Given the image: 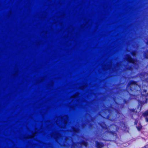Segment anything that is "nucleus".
<instances>
[{"label":"nucleus","instance_id":"obj_1","mask_svg":"<svg viewBox=\"0 0 148 148\" xmlns=\"http://www.w3.org/2000/svg\"><path fill=\"white\" fill-rule=\"evenodd\" d=\"M138 82L133 80H130L129 82L126 86V89L127 92L130 91L133 92L134 90H136L137 93L133 95L129 94L130 97L128 100H126L125 99H123V102L124 104H127L130 100H136L138 97L140 91L139 90L135 89L132 86V85H134L136 86H138Z\"/></svg>","mask_w":148,"mask_h":148},{"label":"nucleus","instance_id":"obj_2","mask_svg":"<svg viewBox=\"0 0 148 148\" xmlns=\"http://www.w3.org/2000/svg\"><path fill=\"white\" fill-rule=\"evenodd\" d=\"M126 60L129 63L134 64L135 62V59L132 58L130 55H128L126 58Z\"/></svg>","mask_w":148,"mask_h":148},{"label":"nucleus","instance_id":"obj_3","mask_svg":"<svg viewBox=\"0 0 148 148\" xmlns=\"http://www.w3.org/2000/svg\"><path fill=\"white\" fill-rule=\"evenodd\" d=\"M95 147L97 148H102L104 146L103 143L101 142H99L97 141L95 142Z\"/></svg>","mask_w":148,"mask_h":148},{"label":"nucleus","instance_id":"obj_4","mask_svg":"<svg viewBox=\"0 0 148 148\" xmlns=\"http://www.w3.org/2000/svg\"><path fill=\"white\" fill-rule=\"evenodd\" d=\"M143 57L144 59H148V50H147L143 52Z\"/></svg>","mask_w":148,"mask_h":148},{"label":"nucleus","instance_id":"obj_5","mask_svg":"<svg viewBox=\"0 0 148 148\" xmlns=\"http://www.w3.org/2000/svg\"><path fill=\"white\" fill-rule=\"evenodd\" d=\"M141 96L143 98L144 97L146 102H148V93L145 94H142Z\"/></svg>","mask_w":148,"mask_h":148},{"label":"nucleus","instance_id":"obj_6","mask_svg":"<svg viewBox=\"0 0 148 148\" xmlns=\"http://www.w3.org/2000/svg\"><path fill=\"white\" fill-rule=\"evenodd\" d=\"M80 144L81 145H84L85 147H87L88 146V143L84 140H82L80 142Z\"/></svg>","mask_w":148,"mask_h":148},{"label":"nucleus","instance_id":"obj_7","mask_svg":"<svg viewBox=\"0 0 148 148\" xmlns=\"http://www.w3.org/2000/svg\"><path fill=\"white\" fill-rule=\"evenodd\" d=\"M107 132L111 135H113V136H117V134L116 132L114 131H108Z\"/></svg>","mask_w":148,"mask_h":148},{"label":"nucleus","instance_id":"obj_8","mask_svg":"<svg viewBox=\"0 0 148 148\" xmlns=\"http://www.w3.org/2000/svg\"><path fill=\"white\" fill-rule=\"evenodd\" d=\"M139 104H140L141 107H142L144 104L147 103V102H146V101H142L140 100L138 101Z\"/></svg>","mask_w":148,"mask_h":148},{"label":"nucleus","instance_id":"obj_9","mask_svg":"<svg viewBox=\"0 0 148 148\" xmlns=\"http://www.w3.org/2000/svg\"><path fill=\"white\" fill-rule=\"evenodd\" d=\"M136 50H134L132 51L131 52L132 56L133 57H135L136 55Z\"/></svg>","mask_w":148,"mask_h":148},{"label":"nucleus","instance_id":"obj_10","mask_svg":"<svg viewBox=\"0 0 148 148\" xmlns=\"http://www.w3.org/2000/svg\"><path fill=\"white\" fill-rule=\"evenodd\" d=\"M143 115L145 117L148 116V110L146 111L143 113Z\"/></svg>","mask_w":148,"mask_h":148},{"label":"nucleus","instance_id":"obj_11","mask_svg":"<svg viewBox=\"0 0 148 148\" xmlns=\"http://www.w3.org/2000/svg\"><path fill=\"white\" fill-rule=\"evenodd\" d=\"M136 127L137 130L138 131H140L142 129V125H140L139 126H137Z\"/></svg>","mask_w":148,"mask_h":148},{"label":"nucleus","instance_id":"obj_12","mask_svg":"<svg viewBox=\"0 0 148 148\" xmlns=\"http://www.w3.org/2000/svg\"><path fill=\"white\" fill-rule=\"evenodd\" d=\"M135 111V109L134 108L130 109V111L131 112H134Z\"/></svg>","mask_w":148,"mask_h":148},{"label":"nucleus","instance_id":"obj_13","mask_svg":"<svg viewBox=\"0 0 148 148\" xmlns=\"http://www.w3.org/2000/svg\"><path fill=\"white\" fill-rule=\"evenodd\" d=\"M101 127H102V128H104L105 129H108V127L106 126L104 127V126H101Z\"/></svg>","mask_w":148,"mask_h":148},{"label":"nucleus","instance_id":"obj_14","mask_svg":"<svg viewBox=\"0 0 148 148\" xmlns=\"http://www.w3.org/2000/svg\"><path fill=\"white\" fill-rule=\"evenodd\" d=\"M144 147L145 148H148V144H147L146 145H145L144 146Z\"/></svg>","mask_w":148,"mask_h":148},{"label":"nucleus","instance_id":"obj_15","mask_svg":"<svg viewBox=\"0 0 148 148\" xmlns=\"http://www.w3.org/2000/svg\"><path fill=\"white\" fill-rule=\"evenodd\" d=\"M143 76H144L145 75H148V73H146V72H144L143 73Z\"/></svg>","mask_w":148,"mask_h":148},{"label":"nucleus","instance_id":"obj_16","mask_svg":"<svg viewBox=\"0 0 148 148\" xmlns=\"http://www.w3.org/2000/svg\"><path fill=\"white\" fill-rule=\"evenodd\" d=\"M147 91V90L146 89H144L143 90V93H146Z\"/></svg>","mask_w":148,"mask_h":148},{"label":"nucleus","instance_id":"obj_17","mask_svg":"<svg viewBox=\"0 0 148 148\" xmlns=\"http://www.w3.org/2000/svg\"><path fill=\"white\" fill-rule=\"evenodd\" d=\"M73 130H74V132H76L77 131V129H76V128H74L73 129Z\"/></svg>","mask_w":148,"mask_h":148},{"label":"nucleus","instance_id":"obj_18","mask_svg":"<svg viewBox=\"0 0 148 148\" xmlns=\"http://www.w3.org/2000/svg\"><path fill=\"white\" fill-rule=\"evenodd\" d=\"M145 120H146V122H148V118H145Z\"/></svg>","mask_w":148,"mask_h":148},{"label":"nucleus","instance_id":"obj_19","mask_svg":"<svg viewBox=\"0 0 148 148\" xmlns=\"http://www.w3.org/2000/svg\"><path fill=\"white\" fill-rule=\"evenodd\" d=\"M146 45H148V39L147 40V41L146 42Z\"/></svg>","mask_w":148,"mask_h":148},{"label":"nucleus","instance_id":"obj_20","mask_svg":"<svg viewBox=\"0 0 148 148\" xmlns=\"http://www.w3.org/2000/svg\"><path fill=\"white\" fill-rule=\"evenodd\" d=\"M135 125H136V124H137V123H136V122H135Z\"/></svg>","mask_w":148,"mask_h":148}]
</instances>
